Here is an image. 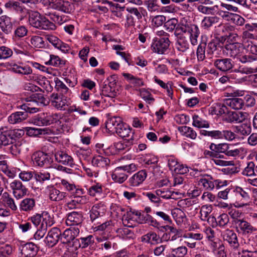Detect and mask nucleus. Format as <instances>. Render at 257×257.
<instances>
[{
  "mask_svg": "<svg viewBox=\"0 0 257 257\" xmlns=\"http://www.w3.org/2000/svg\"><path fill=\"white\" fill-rule=\"evenodd\" d=\"M235 72H239L241 74H250L257 72V67H250L245 66H239L238 69L234 70Z\"/></svg>",
  "mask_w": 257,
  "mask_h": 257,
  "instance_id": "62",
  "label": "nucleus"
},
{
  "mask_svg": "<svg viewBox=\"0 0 257 257\" xmlns=\"http://www.w3.org/2000/svg\"><path fill=\"white\" fill-rule=\"evenodd\" d=\"M51 8L66 13L69 11V3L63 0H52L50 4Z\"/></svg>",
  "mask_w": 257,
  "mask_h": 257,
  "instance_id": "30",
  "label": "nucleus"
},
{
  "mask_svg": "<svg viewBox=\"0 0 257 257\" xmlns=\"http://www.w3.org/2000/svg\"><path fill=\"white\" fill-rule=\"evenodd\" d=\"M219 18L216 16L205 17L201 22L202 26L208 29L219 22Z\"/></svg>",
  "mask_w": 257,
  "mask_h": 257,
  "instance_id": "47",
  "label": "nucleus"
},
{
  "mask_svg": "<svg viewBox=\"0 0 257 257\" xmlns=\"http://www.w3.org/2000/svg\"><path fill=\"white\" fill-rule=\"evenodd\" d=\"M225 103L231 109L234 110H240L243 109L244 106V102L242 98L235 97L226 99Z\"/></svg>",
  "mask_w": 257,
  "mask_h": 257,
  "instance_id": "28",
  "label": "nucleus"
},
{
  "mask_svg": "<svg viewBox=\"0 0 257 257\" xmlns=\"http://www.w3.org/2000/svg\"><path fill=\"white\" fill-rule=\"evenodd\" d=\"M57 119V115L56 114H43L38 118V123L42 125H50L56 122Z\"/></svg>",
  "mask_w": 257,
  "mask_h": 257,
  "instance_id": "35",
  "label": "nucleus"
},
{
  "mask_svg": "<svg viewBox=\"0 0 257 257\" xmlns=\"http://www.w3.org/2000/svg\"><path fill=\"white\" fill-rule=\"evenodd\" d=\"M54 156L55 161L63 165L73 167L75 165L73 158L64 151H58Z\"/></svg>",
  "mask_w": 257,
  "mask_h": 257,
  "instance_id": "15",
  "label": "nucleus"
},
{
  "mask_svg": "<svg viewBox=\"0 0 257 257\" xmlns=\"http://www.w3.org/2000/svg\"><path fill=\"white\" fill-rule=\"evenodd\" d=\"M254 163L253 162H249L247 163V166L244 168L242 172V174L246 176H252L255 174L254 173Z\"/></svg>",
  "mask_w": 257,
  "mask_h": 257,
  "instance_id": "58",
  "label": "nucleus"
},
{
  "mask_svg": "<svg viewBox=\"0 0 257 257\" xmlns=\"http://www.w3.org/2000/svg\"><path fill=\"white\" fill-rule=\"evenodd\" d=\"M3 201L8 205V206L13 210H16L17 209L14 200L10 197L9 194L5 192L3 194Z\"/></svg>",
  "mask_w": 257,
  "mask_h": 257,
  "instance_id": "56",
  "label": "nucleus"
},
{
  "mask_svg": "<svg viewBox=\"0 0 257 257\" xmlns=\"http://www.w3.org/2000/svg\"><path fill=\"white\" fill-rule=\"evenodd\" d=\"M45 193L51 201L57 202L62 201L67 196L66 192L60 191L52 185H48L45 188Z\"/></svg>",
  "mask_w": 257,
  "mask_h": 257,
  "instance_id": "8",
  "label": "nucleus"
},
{
  "mask_svg": "<svg viewBox=\"0 0 257 257\" xmlns=\"http://www.w3.org/2000/svg\"><path fill=\"white\" fill-rule=\"evenodd\" d=\"M21 252L23 257H33L37 253V246L32 242L26 243L22 246Z\"/></svg>",
  "mask_w": 257,
  "mask_h": 257,
  "instance_id": "27",
  "label": "nucleus"
},
{
  "mask_svg": "<svg viewBox=\"0 0 257 257\" xmlns=\"http://www.w3.org/2000/svg\"><path fill=\"white\" fill-rule=\"evenodd\" d=\"M187 253V248L185 246H180L172 249L167 257H185Z\"/></svg>",
  "mask_w": 257,
  "mask_h": 257,
  "instance_id": "46",
  "label": "nucleus"
},
{
  "mask_svg": "<svg viewBox=\"0 0 257 257\" xmlns=\"http://www.w3.org/2000/svg\"><path fill=\"white\" fill-rule=\"evenodd\" d=\"M225 153V155L228 157L236 158L239 157L243 151L241 148H237L235 145L228 144Z\"/></svg>",
  "mask_w": 257,
  "mask_h": 257,
  "instance_id": "41",
  "label": "nucleus"
},
{
  "mask_svg": "<svg viewBox=\"0 0 257 257\" xmlns=\"http://www.w3.org/2000/svg\"><path fill=\"white\" fill-rule=\"evenodd\" d=\"M147 176L146 171L144 170H141L135 174L129 179V184L133 187L139 186L145 181Z\"/></svg>",
  "mask_w": 257,
  "mask_h": 257,
  "instance_id": "24",
  "label": "nucleus"
},
{
  "mask_svg": "<svg viewBox=\"0 0 257 257\" xmlns=\"http://www.w3.org/2000/svg\"><path fill=\"white\" fill-rule=\"evenodd\" d=\"M172 215L178 224H181L185 221L186 214L181 209H174L172 210Z\"/></svg>",
  "mask_w": 257,
  "mask_h": 257,
  "instance_id": "42",
  "label": "nucleus"
},
{
  "mask_svg": "<svg viewBox=\"0 0 257 257\" xmlns=\"http://www.w3.org/2000/svg\"><path fill=\"white\" fill-rule=\"evenodd\" d=\"M122 123L120 118L113 117L106 122L105 125L107 129L116 132L118 127H120Z\"/></svg>",
  "mask_w": 257,
  "mask_h": 257,
  "instance_id": "34",
  "label": "nucleus"
},
{
  "mask_svg": "<svg viewBox=\"0 0 257 257\" xmlns=\"http://www.w3.org/2000/svg\"><path fill=\"white\" fill-rule=\"evenodd\" d=\"M20 108L25 111H17L12 113L8 117L10 123L15 124L21 123L28 117V113H34L38 112L39 108L33 106L31 103H25L20 106Z\"/></svg>",
  "mask_w": 257,
  "mask_h": 257,
  "instance_id": "3",
  "label": "nucleus"
},
{
  "mask_svg": "<svg viewBox=\"0 0 257 257\" xmlns=\"http://www.w3.org/2000/svg\"><path fill=\"white\" fill-rule=\"evenodd\" d=\"M156 193L159 195V198L161 197L163 199H176L177 196L178 195V192L171 191L168 188H161L156 190Z\"/></svg>",
  "mask_w": 257,
  "mask_h": 257,
  "instance_id": "29",
  "label": "nucleus"
},
{
  "mask_svg": "<svg viewBox=\"0 0 257 257\" xmlns=\"http://www.w3.org/2000/svg\"><path fill=\"white\" fill-rule=\"evenodd\" d=\"M13 54L12 50L6 46L0 47V60L10 58Z\"/></svg>",
  "mask_w": 257,
  "mask_h": 257,
  "instance_id": "59",
  "label": "nucleus"
},
{
  "mask_svg": "<svg viewBox=\"0 0 257 257\" xmlns=\"http://www.w3.org/2000/svg\"><path fill=\"white\" fill-rule=\"evenodd\" d=\"M214 65L218 70L226 72L233 68L232 60L229 58L218 59L214 61Z\"/></svg>",
  "mask_w": 257,
  "mask_h": 257,
  "instance_id": "23",
  "label": "nucleus"
},
{
  "mask_svg": "<svg viewBox=\"0 0 257 257\" xmlns=\"http://www.w3.org/2000/svg\"><path fill=\"white\" fill-rule=\"evenodd\" d=\"M144 5L148 11L150 12H158L160 9L157 0L146 1L144 2Z\"/></svg>",
  "mask_w": 257,
  "mask_h": 257,
  "instance_id": "52",
  "label": "nucleus"
},
{
  "mask_svg": "<svg viewBox=\"0 0 257 257\" xmlns=\"http://www.w3.org/2000/svg\"><path fill=\"white\" fill-rule=\"evenodd\" d=\"M165 228L168 232L166 235L168 240H175L181 236V231L173 226L166 225Z\"/></svg>",
  "mask_w": 257,
  "mask_h": 257,
  "instance_id": "40",
  "label": "nucleus"
},
{
  "mask_svg": "<svg viewBox=\"0 0 257 257\" xmlns=\"http://www.w3.org/2000/svg\"><path fill=\"white\" fill-rule=\"evenodd\" d=\"M83 220L82 212L73 211L68 214L66 223L69 226H78L81 224Z\"/></svg>",
  "mask_w": 257,
  "mask_h": 257,
  "instance_id": "20",
  "label": "nucleus"
},
{
  "mask_svg": "<svg viewBox=\"0 0 257 257\" xmlns=\"http://www.w3.org/2000/svg\"><path fill=\"white\" fill-rule=\"evenodd\" d=\"M48 215V213L43 212L42 214H36L32 217H31L29 220H30L33 224L36 227L38 226V225L40 224L42 221V219L44 221V223L45 224V222L46 221V217H44V216H47ZM48 220V221H49Z\"/></svg>",
  "mask_w": 257,
  "mask_h": 257,
  "instance_id": "51",
  "label": "nucleus"
},
{
  "mask_svg": "<svg viewBox=\"0 0 257 257\" xmlns=\"http://www.w3.org/2000/svg\"><path fill=\"white\" fill-rule=\"evenodd\" d=\"M109 162L110 161L108 158L99 155L93 158L92 163L94 166L104 168L108 165Z\"/></svg>",
  "mask_w": 257,
  "mask_h": 257,
  "instance_id": "48",
  "label": "nucleus"
},
{
  "mask_svg": "<svg viewBox=\"0 0 257 257\" xmlns=\"http://www.w3.org/2000/svg\"><path fill=\"white\" fill-rule=\"evenodd\" d=\"M179 131L182 135L187 138L195 140L197 138L196 132L192 127L187 126H182L178 128Z\"/></svg>",
  "mask_w": 257,
  "mask_h": 257,
  "instance_id": "43",
  "label": "nucleus"
},
{
  "mask_svg": "<svg viewBox=\"0 0 257 257\" xmlns=\"http://www.w3.org/2000/svg\"><path fill=\"white\" fill-rule=\"evenodd\" d=\"M134 143V141L131 140H125L115 143L113 144V147L116 151H121L125 150H128L130 147L132 146Z\"/></svg>",
  "mask_w": 257,
  "mask_h": 257,
  "instance_id": "44",
  "label": "nucleus"
},
{
  "mask_svg": "<svg viewBox=\"0 0 257 257\" xmlns=\"http://www.w3.org/2000/svg\"><path fill=\"white\" fill-rule=\"evenodd\" d=\"M35 201L33 198H25L20 203V208L24 211H29L33 209Z\"/></svg>",
  "mask_w": 257,
  "mask_h": 257,
  "instance_id": "45",
  "label": "nucleus"
},
{
  "mask_svg": "<svg viewBox=\"0 0 257 257\" xmlns=\"http://www.w3.org/2000/svg\"><path fill=\"white\" fill-rule=\"evenodd\" d=\"M192 125L197 128H208L209 124L205 120L200 117L198 115L193 116Z\"/></svg>",
  "mask_w": 257,
  "mask_h": 257,
  "instance_id": "49",
  "label": "nucleus"
},
{
  "mask_svg": "<svg viewBox=\"0 0 257 257\" xmlns=\"http://www.w3.org/2000/svg\"><path fill=\"white\" fill-rule=\"evenodd\" d=\"M103 212L101 211L100 205L99 204H95L92 207L90 212V217L92 221H94L99 216L101 215Z\"/></svg>",
  "mask_w": 257,
  "mask_h": 257,
  "instance_id": "55",
  "label": "nucleus"
},
{
  "mask_svg": "<svg viewBox=\"0 0 257 257\" xmlns=\"http://www.w3.org/2000/svg\"><path fill=\"white\" fill-rule=\"evenodd\" d=\"M11 145L10 150L12 154L16 156L19 155L22 149L23 143L20 141H15Z\"/></svg>",
  "mask_w": 257,
  "mask_h": 257,
  "instance_id": "54",
  "label": "nucleus"
},
{
  "mask_svg": "<svg viewBox=\"0 0 257 257\" xmlns=\"http://www.w3.org/2000/svg\"><path fill=\"white\" fill-rule=\"evenodd\" d=\"M61 231L57 227L52 228L48 232L45 237V242L51 247H53L57 243L59 240H61Z\"/></svg>",
  "mask_w": 257,
  "mask_h": 257,
  "instance_id": "14",
  "label": "nucleus"
},
{
  "mask_svg": "<svg viewBox=\"0 0 257 257\" xmlns=\"http://www.w3.org/2000/svg\"><path fill=\"white\" fill-rule=\"evenodd\" d=\"M137 169V166L135 164L122 166L116 167L111 174L112 179L116 183H122L127 178L128 176L126 173H132Z\"/></svg>",
  "mask_w": 257,
  "mask_h": 257,
  "instance_id": "4",
  "label": "nucleus"
},
{
  "mask_svg": "<svg viewBox=\"0 0 257 257\" xmlns=\"http://www.w3.org/2000/svg\"><path fill=\"white\" fill-rule=\"evenodd\" d=\"M212 211V208L210 206L203 205L201 207L200 213L201 220L205 221L208 220V216Z\"/></svg>",
  "mask_w": 257,
  "mask_h": 257,
  "instance_id": "61",
  "label": "nucleus"
},
{
  "mask_svg": "<svg viewBox=\"0 0 257 257\" xmlns=\"http://www.w3.org/2000/svg\"><path fill=\"white\" fill-rule=\"evenodd\" d=\"M53 224V221H46L45 224L44 221L42 222L40 226L37 228V231L34 235V238L36 240H40L43 238L47 231V227L51 226Z\"/></svg>",
  "mask_w": 257,
  "mask_h": 257,
  "instance_id": "33",
  "label": "nucleus"
},
{
  "mask_svg": "<svg viewBox=\"0 0 257 257\" xmlns=\"http://www.w3.org/2000/svg\"><path fill=\"white\" fill-rule=\"evenodd\" d=\"M184 238L186 239L185 243L190 248H193L196 247L197 241L201 240L203 234L200 233L187 232L184 234Z\"/></svg>",
  "mask_w": 257,
  "mask_h": 257,
  "instance_id": "19",
  "label": "nucleus"
},
{
  "mask_svg": "<svg viewBox=\"0 0 257 257\" xmlns=\"http://www.w3.org/2000/svg\"><path fill=\"white\" fill-rule=\"evenodd\" d=\"M29 14V22L31 26L43 30H54L55 25L37 11H31Z\"/></svg>",
  "mask_w": 257,
  "mask_h": 257,
  "instance_id": "2",
  "label": "nucleus"
},
{
  "mask_svg": "<svg viewBox=\"0 0 257 257\" xmlns=\"http://www.w3.org/2000/svg\"><path fill=\"white\" fill-rule=\"evenodd\" d=\"M12 252L13 248L9 244H5L0 247V257H10Z\"/></svg>",
  "mask_w": 257,
  "mask_h": 257,
  "instance_id": "64",
  "label": "nucleus"
},
{
  "mask_svg": "<svg viewBox=\"0 0 257 257\" xmlns=\"http://www.w3.org/2000/svg\"><path fill=\"white\" fill-rule=\"evenodd\" d=\"M222 234L223 239L227 241L232 247L234 248L238 247L237 235L233 230L226 229Z\"/></svg>",
  "mask_w": 257,
  "mask_h": 257,
  "instance_id": "22",
  "label": "nucleus"
},
{
  "mask_svg": "<svg viewBox=\"0 0 257 257\" xmlns=\"http://www.w3.org/2000/svg\"><path fill=\"white\" fill-rule=\"evenodd\" d=\"M198 184L203 186L207 190L211 191L214 189V178L207 174H203L198 180Z\"/></svg>",
  "mask_w": 257,
  "mask_h": 257,
  "instance_id": "25",
  "label": "nucleus"
},
{
  "mask_svg": "<svg viewBox=\"0 0 257 257\" xmlns=\"http://www.w3.org/2000/svg\"><path fill=\"white\" fill-rule=\"evenodd\" d=\"M170 41L169 40H160L154 39L151 48L153 51L159 54H164L169 48Z\"/></svg>",
  "mask_w": 257,
  "mask_h": 257,
  "instance_id": "12",
  "label": "nucleus"
},
{
  "mask_svg": "<svg viewBox=\"0 0 257 257\" xmlns=\"http://www.w3.org/2000/svg\"><path fill=\"white\" fill-rule=\"evenodd\" d=\"M32 161L34 165L44 167L48 166L52 162L51 156L47 153L42 151L35 152L31 157Z\"/></svg>",
  "mask_w": 257,
  "mask_h": 257,
  "instance_id": "6",
  "label": "nucleus"
},
{
  "mask_svg": "<svg viewBox=\"0 0 257 257\" xmlns=\"http://www.w3.org/2000/svg\"><path fill=\"white\" fill-rule=\"evenodd\" d=\"M234 221L237 227L244 233L250 234L256 230L249 222L244 219L236 220Z\"/></svg>",
  "mask_w": 257,
  "mask_h": 257,
  "instance_id": "26",
  "label": "nucleus"
},
{
  "mask_svg": "<svg viewBox=\"0 0 257 257\" xmlns=\"http://www.w3.org/2000/svg\"><path fill=\"white\" fill-rule=\"evenodd\" d=\"M101 94L105 96L114 98L118 94V89L117 88H112V87L103 82Z\"/></svg>",
  "mask_w": 257,
  "mask_h": 257,
  "instance_id": "39",
  "label": "nucleus"
},
{
  "mask_svg": "<svg viewBox=\"0 0 257 257\" xmlns=\"http://www.w3.org/2000/svg\"><path fill=\"white\" fill-rule=\"evenodd\" d=\"M200 32L198 27L195 25H183L177 24L174 30V34L176 38L185 36V35H189L190 40L193 45H196L198 43L197 39Z\"/></svg>",
  "mask_w": 257,
  "mask_h": 257,
  "instance_id": "1",
  "label": "nucleus"
},
{
  "mask_svg": "<svg viewBox=\"0 0 257 257\" xmlns=\"http://www.w3.org/2000/svg\"><path fill=\"white\" fill-rule=\"evenodd\" d=\"M241 49L242 47L240 43H229L226 44L223 48V53H225L228 56L237 58Z\"/></svg>",
  "mask_w": 257,
  "mask_h": 257,
  "instance_id": "16",
  "label": "nucleus"
},
{
  "mask_svg": "<svg viewBox=\"0 0 257 257\" xmlns=\"http://www.w3.org/2000/svg\"><path fill=\"white\" fill-rule=\"evenodd\" d=\"M14 143L10 129L7 127H0V149Z\"/></svg>",
  "mask_w": 257,
  "mask_h": 257,
  "instance_id": "21",
  "label": "nucleus"
},
{
  "mask_svg": "<svg viewBox=\"0 0 257 257\" xmlns=\"http://www.w3.org/2000/svg\"><path fill=\"white\" fill-rule=\"evenodd\" d=\"M222 139H224L228 141H232L238 139V136L235 134L234 131L232 132L230 130H223L222 131Z\"/></svg>",
  "mask_w": 257,
  "mask_h": 257,
  "instance_id": "60",
  "label": "nucleus"
},
{
  "mask_svg": "<svg viewBox=\"0 0 257 257\" xmlns=\"http://www.w3.org/2000/svg\"><path fill=\"white\" fill-rule=\"evenodd\" d=\"M176 49L182 52H186L189 48V43L186 36L176 38Z\"/></svg>",
  "mask_w": 257,
  "mask_h": 257,
  "instance_id": "37",
  "label": "nucleus"
},
{
  "mask_svg": "<svg viewBox=\"0 0 257 257\" xmlns=\"http://www.w3.org/2000/svg\"><path fill=\"white\" fill-rule=\"evenodd\" d=\"M248 115L246 112L229 111L224 120L229 123H241L247 119Z\"/></svg>",
  "mask_w": 257,
  "mask_h": 257,
  "instance_id": "10",
  "label": "nucleus"
},
{
  "mask_svg": "<svg viewBox=\"0 0 257 257\" xmlns=\"http://www.w3.org/2000/svg\"><path fill=\"white\" fill-rule=\"evenodd\" d=\"M228 144L227 143H220L218 144L211 143L209 148L211 151L216 152L218 154V153L225 154Z\"/></svg>",
  "mask_w": 257,
  "mask_h": 257,
  "instance_id": "50",
  "label": "nucleus"
},
{
  "mask_svg": "<svg viewBox=\"0 0 257 257\" xmlns=\"http://www.w3.org/2000/svg\"><path fill=\"white\" fill-rule=\"evenodd\" d=\"M51 105L58 109H65V106L69 104V100L62 94L52 93L50 98Z\"/></svg>",
  "mask_w": 257,
  "mask_h": 257,
  "instance_id": "11",
  "label": "nucleus"
},
{
  "mask_svg": "<svg viewBox=\"0 0 257 257\" xmlns=\"http://www.w3.org/2000/svg\"><path fill=\"white\" fill-rule=\"evenodd\" d=\"M220 42L217 39H212L210 41L207 46V52L208 54H212L216 50L218 47H219Z\"/></svg>",
  "mask_w": 257,
  "mask_h": 257,
  "instance_id": "63",
  "label": "nucleus"
},
{
  "mask_svg": "<svg viewBox=\"0 0 257 257\" xmlns=\"http://www.w3.org/2000/svg\"><path fill=\"white\" fill-rule=\"evenodd\" d=\"M31 44L36 48H43L45 47L43 38L38 36H34L31 39Z\"/></svg>",
  "mask_w": 257,
  "mask_h": 257,
  "instance_id": "57",
  "label": "nucleus"
},
{
  "mask_svg": "<svg viewBox=\"0 0 257 257\" xmlns=\"http://www.w3.org/2000/svg\"><path fill=\"white\" fill-rule=\"evenodd\" d=\"M161 240L159 235L156 233L150 231L141 237V241L144 242L155 244L158 243Z\"/></svg>",
  "mask_w": 257,
  "mask_h": 257,
  "instance_id": "31",
  "label": "nucleus"
},
{
  "mask_svg": "<svg viewBox=\"0 0 257 257\" xmlns=\"http://www.w3.org/2000/svg\"><path fill=\"white\" fill-rule=\"evenodd\" d=\"M23 1V0H10L5 4L4 7L7 10L15 12L21 16L24 17L28 14L29 11L25 6V4Z\"/></svg>",
  "mask_w": 257,
  "mask_h": 257,
  "instance_id": "5",
  "label": "nucleus"
},
{
  "mask_svg": "<svg viewBox=\"0 0 257 257\" xmlns=\"http://www.w3.org/2000/svg\"><path fill=\"white\" fill-rule=\"evenodd\" d=\"M94 238L93 235H89L86 237H81L76 239L73 242V246L75 247V250L78 248L81 247L82 248H86L88 246L93 247L94 246Z\"/></svg>",
  "mask_w": 257,
  "mask_h": 257,
  "instance_id": "17",
  "label": "nucleus"
},
{
  "mask_svg": "<svg viewBox=\"0 0 257 257\" xmlns=\"http://www.w3.org/2000/svg\"><path fill=\"white\" fill-rule=\"evenodd\" d=\"M236 195L240 197V202L237 203L236 207L237 208L242 207L249 205L250 204V195L249 190L247 188H242L237 186L234 189Z\"/></svg>",
  "mask_w": 257,
  "mask_h": 257,
  "instance_id": "9",
  "label": "nucleus"
},
{
  "mask_svg": "<svg viewBox=\"0 0 257 257\" xmlns=\"http://www.w3.org/2000/svg\"><path fill=\"white\" fill-rule=\"evenodd\" d=\"M50 130L47 128H38L35 127H29L27 133L30 136H37L39 135H45L50 134Z\"/></svg>",
  "mask_w": 257,
  "mask_h": 257,
  "instance_id": "53",
  "label": "nucleus"
},
{
  "mask_svg": "<svg viewBox=\"0 0 257 257\" xmlns=\"http://www.w3.org/2000/svg\"><path fill=\"white\" fill-rule=\"evenodd\" d=\"M10 66L11 67L10 69L13 72L16 73L27 76H25V78L27 80H33L34 79L35 77L33 75H32L33 70L31 67L28 65H18L16 64L10 65Z\"/></svg>",
  "mask_w": 257,
  "mask_h": 257,
  "instance_id": "13",
  "label": "nucleus"
},
{
  "mask_svg": "<svg viewBox=\"0 0 257 257\" xmlns=\"http://www.w3.org/2000/svg\"><path fill=\"white\" fill-rule=\"evenodd\" d=\"M0 27L2 30L5 33H11L13 29V24L11 18L6 15L0 17Z\"/></svg>",
  "mask_w": 257,
  "mask_h": 257,
  "instance_id": "32",
  "label": "nucleus"
},
{
  "mask_svg": "<svg viewBox=\"0 0 257 257\" xmlns=\"http://www.w3.org/2000/svg\"><path fill=\"white\" fill-rule=\"evenodd\" d=\"M235 134L243 136H246L251 133V128L250 125L247 123H243L239 125H235L233 127Z\"/></svg>",
  "mask_w": 257,
  "mask_h": 257,
  "instance_id": "38",
  "label": "nucleus"
},
{
  "mask_svg": "<svg viewBox=\"0 0 257 257\" xmlns=\"http://www.w3.org/2000/svg\"><path fill=\"white\" fill-rule=\"evenodd\" d=\"M10 188L14 197L18 199L25 196L28 192V189L19 180H14L10 182Z\"/></svg>",
  "mask_w": 257,
  "mask_h": 257,
  "instance_id": "7",
  "label": "nucleus"
},
{
  "mask_svg": "<svg viewBox=\"0 0 257 257\" xmlns=\"http://www.w3.org/2000/svg\"><path fill=\"white\" fill-rule=\"evenodd\" d=\"M122 215V221L123 224L128 227H133V222L135 220V216L137 215V213H135L131 210H128L127 209L126 213L121 214Z\"/></svg>",
  "mask_w": 257,
  "mask_h": 257,
  "instance_id": "36",
  "label": "nucleus"
},
{
  "mask_svg": "<svg viewBox=\"0 0 257 257\" xmlns=\"http://www.w3.org/2000/svg\"><path fill=\"white\" fill-rule=\"evenodd\" d=\"M118 136L125 140L135 141V132L128 125L122 123L116 132Z\"/></svg>",
  "mask_w": 257,
  "mask_h": 257,
  "instance_id": "18",
  "label": "nucleus"
}]
</instances>
